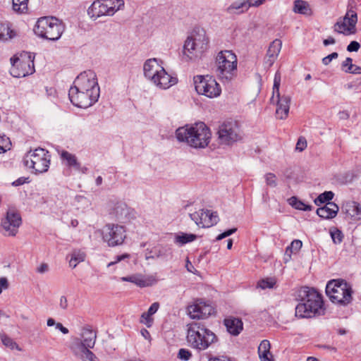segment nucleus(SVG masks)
I'll list each match as a JSON object with an SVG mask.
<instances>
[{"mask_svg":"<svg viewBox=\"0 0 361 361\" xmlns=\"http://www.w3.org/2000/svg\"><path fill=\"white\" fill-rule=\"evenodd\" d=\"M360 47V44L357 41H352L347 47V51H357Z\"/></svg>","mask_w":361,"mask_h":361,"instance_id":"6e6d98bb","label":"nucleus"},{"mask_svg":"<svg viewBox=\"0 0 361 361\" xmlns=\"http://www.w3.org/2000/svg\"><path fill=\"white\" fill-rule=\"evenodd\" d=\"M81 348V357L83 361H99L95 355L89 350L90 348Z\"/></svg>","mask_w":361,"mask_h":361,"instance_id":"c03bdc74","label":"nucleus"},{"mask_svg":"<svg viewBox=\"0 0 361 361\" xmlns=\"http://www.w3.org/2000/svg\"><path fill=\"white\" fill-rule=\"evenodd\" d=\"M276 283V279L274 277H267L259 280L257 282V287L261 289L273 288Z\"/></svg>","mask_w":361,"mask_h":361,"instance_id":"a19ab883","label":"nucleus"},{"mask_svg":"<svg viewBox=\"0 0 361 361\" xmlns=\"http://www.w3.org/2000/svg\"><path fill=\"white\" fill-rule=\"evenodd\" d=\"M190 217L191 218V219L192 221H194L195 222V224L197 226H201V225L202 224V217L200 216V210L198 212H195L194 213L190 214Z\"/></svg>","mask_w":361,"mask_h":361,"instance_id":"603ef678","label":"nucleus"},{"mask_svg":"<svg viewBox=\"0 0 361 361\" xmlns=\"http://www.w3.org/2000/svg\"><path fill=\"white\" fill-rule=\"evenodd\" d=\"M200 216L202 217V224L201 225V227L202 228L211 227L214 224H216L219 221L216 212H212L208 209H201Z\"/></svg>","mask_w":361,"mask_h":361,"instance_id":"b1692460","label":"nucleus"},{"mask_svg":"<svg viewBox=\"0 0 361 361\" xmlns=\"http://www.w3.org/2000/svg\"><path fill=\"white\" fill-rule=\"evenodd\" d=\"M49 152L41 147L28 152L23 159L25 166L34 170L35 173H43L48 171L50 165Z\"/></svg>","mask_w":361,"mask_h":361,"instance_id":"6e6552de","label":"nucleus"},{"mask_svg":"<svg viewBox=\"0 0 361 361\" xmlns=\"http://www.w3.org/2000/svg\"><path fill=\"white\" fill-rule=\"evenodd\" d=\"M338 56V54L337 52H333L331 54L325 56L322 59V63L324 65L326 66L330 63V62L335 59H337Z\"/></svg>","mask_w":361,"mask_h":361,"instance_id":"5fc2aeb1","label":"nucleus"},{"mask_svg":"<svg viewBox=\"0 0 361 361\" xmlns=\"http://www.w3.org/2000/svg\"><path fill=\"white\" fill-rule=\"evenodd\" d=\"M343 209L351 220L355 221L361 220V207L359 203L354 201L347 202L343 204Z\"/></svg>","mask_w":361,"mask_h":361,"instance_id":"aec40b11","label":"nucleus"},{"mask_svg":"<svg viewBox=\"0 0 361 361\" xmlns=\"http://www.w3.org/2000/svg\"><path fill=\"white\" fill-rule=\"evenodd\" d=\"M121 281L133 283L139 287H147L152 285V283L149 279H145L140 274H134L129 276L122 277Z\"/></svg>","mask_w":361,"mask_h":361,"instance_id":"cd10ccee","label":"nucleus"},{"mask_svg":"<svg viewBox=\"0 0 361 361\" xmlns=\"http://www.w3.org/2000/svg\"><path fill=\"white\" fill-rule=\"evenodd\" d=\"M86 257L85 253L82 250H74L71 255L69 265L72 268H75L78 264L84 262Z\"/></svg>","mask_w":361,"mask_h":361,"instance_id":"72a5a7b5","label":"nucleus"},{"mask_svg":"<svg viewBox=\"0 0 361 361\" xmlns=\"http://www.w3.org/2000/svg\"><path fill=\"white\" fill-rule=\"evenodd\" d=\"M0 287L3 289H7L8 288V282L6 278H0Z\"/></svg>","mask_w":361,"mask_h":361,"instance_id":"0e129e2a","label":"nucleus"},{"mask_svg":"<svg viewBox=\"0 0 361 361\" xmlns=\"http://www.w3.org/2000/svg\"><path fill=\"white\" fill-rule=\"evenodd\" d=\"M266 183L268 185L275 188L277 185L276 177L272 173H268L265 175Z\"/></svg>","mask_w":361,"mask_h":361,"instance_id":"de8ad7c7","label":"nucleus"},{"mask_svg":"<svg viewBox=\"0 0 361 361\" xmlns=\"http://www.w3.org/2000/svg\"><path fill=\"white\" fill-rule=\"evenodd\" d=\"M159 308V302H154L151 305L147 312H143L140 317V322L149 328L152 326L154 319L152 316L155 314Z\"/></svg>","mask_w":361,"mask_h":361,"instance_id":"a878e982","label":"nucleus"},{"mask_svg":"<svg viewBox=\"0 0 361 361\" xmlns=\"http://www.w3.org/2000/svg\"><path fill=\"white\" fill-rule=\"evenodd\" d=\"M197 238V236L195 234L180 232L176 234L174 238V243L180 246H182L186 243L195 240Z\"/></svg>","mask_w":361,"mask_h":361,"instance_id":"7c9ffc66","label":"nucleus"},{"mask_svg":"<svg viewBox=\"0 0 361 361\" xmlns=\"http://www.w3.org/2000/svg\"><path fill=\"white\" fill-rule=\"evenodd\" d=\"M237 231V228H231V229H228L226 231H224V233L219 234L216 238V240L219 241V240H221L232 234H233L234 233H235Z\"/></svg>","mask_w":361,"mask_h":361,"instance_id":"864d4df0","label":"nucleus"},{"mask_svg":"<svg viewBox=\"0 0 361 361\" xmlns=\"http://www.w3.org/2000/svg\"><path fill=\"white\" fill-rule=\"evenodd\" d=\"M129 257H130V255L127 254V253H125V254H123L121 255H117V256H116L115 260L114 262H111L108 264V267H111V266H112L125 259H128Z\"/></svg>","mask_w":361,"mask_h":361,"instance_id":"4d7b16f0","label":"nucleus"},{"mask_svg":"<svg viewBox=\"0 0 361 361\" xmlns=\"http://www.w3.org/2000/svg\"><path fill=\"white\" fill-rule=\"evenodd\" d=\"M331 236L333 242L335 244L341 243L342 242L343 238V235L342 232L338 229H336L334 231H331Z\"/></svg>","mask_w":361,"mask_h":361,"instance_id":"49530a36","label":"nucleus"},{"mask_svg":"<svg viewBox=\"0 0 361 361\" xmlns=\"http://www.w3.org/2000/svg\"><path fill=\"white\" fill-rule=\"evenodd\" d=\"M298 304L295 307V317L312 318L324 314L322 295L315 288L302 286L295 294Z\"/></svg>","mask_w":361,"mask_h":361,"instance_id":"f257e3e1","label":"nucleus"},{"mask_svg":"<svg viewBox=\"0 0 361 361\" xmlns=\"http://www.w3.org/2000/svg\"><path fill=\"white\" fill-rule=\"evenodd\" d=\"M348 73L353 74H361V67L354 65L353 68H351V71H349Z\"/></svg>","mask_w":361,"mask_h":361,"instance_id":"774afa93","label":"nucleus"},{"mask_svg":"<svg viewBox=\"0 0 361 361\" xmlns=\"http://www.w3.org/2000/svg\"><path fill=\"white\" fill-rule=\"evenodd\" d=\"M209 361H232V360L225 356H221L219 357L210 358Z\"/></svg>","mask_w":361,"mask_h":361,"instance_id":"338daca9","label":"nucleus"},{"mask_svg":"<svg viewBox=\"0 0 361 361\" xmlns=\"http://www.w3.org/2000/svg\"><path fill=\"white\" fill-rule=\"evenodd\" d=\"M60 307L63 310H66L68 307V300L66 297L61 296L60 298V302H59Z\"/></svg>","mask_w":361,"mask_h":361,"instance_id":"680f3d73","label":"nucleus"},{"mask_svg":"<svg viewBox=\"0 0 361 361\" xmlns=\"http://www.w3.org/2000/svg\"><path fill=\"white\" fill-rule=\"evenodd\" d=\"M196 43L192 37H188L184 44V54L190 59L192 58L188 54H192V51L195 49Z\"/></svg>","mask_w":361,"mask_h":361,"instance_id":"37998d69","label":"nucleus"},{"mask_svg":"<svg viewBox=\"0 0 361 361\" xmlns=\"http://www.w3.org/2000/svg\"><path fill=\"white\" fill-rule=\"evenodd\" d=\"M102 240L109 247L121 245L126 238V229L125 226L106 224L101 230Z\"/></svg>","mask_w":361,"mask_h":361,"instance_id":"9b49d317","label":"nucleus"},{"mask_svg":"<svg viewBox=\"0 0 361 361\" xmlns=\"http://www.w3.org/2000/svg\"><path fill=\"white\" fill-rule=\"evenodd\" d=\"M335 43H336V40L333 37H329L327 39H325L323 40V44L324 46L334 44Z\"/></svg>","mask_w":361,"mask_h":361,"instance_id":"69168bd1","label":"nucleus"},{"mask_svg":"<svg viewBox=\"0 0 361 361\" xmlns=\"http://www.w3.org/2000/svg\"><path fill=\"white\" fill-rule=\"evenodd\" d=\"M293 11L295 13L311 16L313 14L310 4L304 0H295L293 1Z\"/></svg>","mask_w":361,"mask_h":361,"instance_id":"393cba45","label":"nucleus"},{"mask_svg":"<svg viewBox=\"0 0 361 361\" xmlns=\"http://www.w3.org/2000/svg\"><path fill=\"white\" fill-rule=\"evenodd\" d=\"M188 315L193 319H204L214 313V308L204 302H200L188 307Z\"/></svg>","mask_w":361,"mask_h":361,"instance_id":"a211bd4d","label":"nucleus"},{"mask_svg":"<svg viewBox=\"0 0 361 361\" xmlns=\"http://www.w3.org/2000/svg\"><path fill=\"white\" fill-rule=\"evenodd\" d=\"M13 8L18 13H25L27 11L28 0H12Z\"/></svg>","mask_w":361,"mask_h":361,"instance_id":"79ce46f5","label":"nucleus"},{"mask_svg":"<svg viewBox=\"0 0 361 361\" xmlns=\"http://www.w3.org/2000/svg\"><path fill=\"white\" fill-rule=\"evenodd\" d=\"M290 97L283 95L280 99H276L277 108L276 114L279 119H285L287 118L290 109Z\"/></svg>","mask_w":361,"mask_h":361,"instance_id":"6ab92c4d","label":"nucleus"},{"mask_svg":"<svg viewBox=\"0 0 361 361\" xmlns=\"http://www.w3.org/2000/svg\"><path fill=\"white\" fill-rule=\"evenodd\" d=\"M354 64H353V59L350 57H347L342 63V69L345 73L351 71V68H353Z\"/></svg>","mask_w":361,"mask_h":361,"instance_id":"09e8293b","label":"nucleus"},{"mask_svg":"<svg viewBox=\"0 0 361 361\" xmlns=\"http://www.w3.org/2000/svg\"><path fill=\"white\" fill-rule=\"evenodd\" d=\"M49 270V266L46 263H42L41 265L37 269V271L40 274H44Z\"/></svg>","mask_w":361,"mask_h":361,"instance_id":"052dcab7","label":"nucleus"},{"mask_svg":"<svg viewBox=\"0 0 361 361\" xmlns=\"http://www.w3.org/2000/svg\"><path fill=\"white\" fill-rule=\"evenodd\" d=\"M237 57L232 51L224 50L218 53L216 61V75L224 83L230 82L237 74Z\"/></svg>","mask_w":361,"mask_h":361,"instance_id":"39448f33","label":"nucleus"},{"mask_svg":"<svg viewBox=\"0 0 361 361\" xmlns=\"http://www.w3.org/2000/svg\"><path fill=\"white\" fill-rule=\"evenodd\" d=\"M56 328L61 331L63 334H67L69 332L68 329L63 326L61 323H56Z\"/></svg>","mask_w":361,"mask_h":361,"instance_id":"e2e57ef3","label":"nucleus"},{"mask_svg":"<svg viewBox=\"0 0 361 361\" xmlns=\"http://www.w3.org/2000/svg\"><path fill=\"white\" fill-rule=\"evenodd\" d=\"M289 204L296 209L302 211H311L312 206L306 204L303 202L298 200L296 197H291L288 200Z\"/></svg>","mask_w":361,"mask_h":361,"instance_id":"e433bc0d","label":"nucleus"},{"mask_svg":"<svg viewBox=\"0 0 361 361\" xmlns=\"http://www.w3.org/2000/svg\"><path fill=\"white\" fill-rule=\"evenodd\" d=\"M326 293L331 301L340 305L346 306L352 302L351 286L343 279H334L326 286Z\"/></svg>","mask_w":361,"mask_h":361,"instance_id":"0eeeda50","label":"nucleus"},{"mask_svg":"<svg viewBox=\"0 0 361 361\" xmlns=\"http://www.w3.org/2000/svg\"><path fill=\"white\" fill-rule=\"evenodd\" d=\"M21 222L20 215L14 209H8L1 223L3 234L6 236H15Z\"/></svg>","mask_w":361,"mask_h":361,"instance_id":"dca6fc26","label":"nucleus"},{"mask_svg":"<svg viewBox=\"0 0 361 361\" xmlns=\"http://www.w3.org/2000/svg\"><path fill=\"white\" fill-rule=\"evenodd\" d=\"M15 32L11 29L8 24L0 23V40L6 41L13 37Z\"/></svg>","mask_w":361,"mask_h":361,"instance_id":"f704fd0d","label":"nucleus"},{"mask_svg":"<svg viewBox=\"0 0 361 361\" xmlns=\"http://www.w3.org/2000/svg\"><path fill=\"white\" fill-rule=\"evenodd\" d=\"M68 97L74 106L84 109L91 106L98 100L94 97H90L89 92L82 91L74 85L71 87Z\"/></svg>","mask_w":361,"mask_h":361,"instance_id":"f3484780","label":"nucleus"},{"mask_svg":"<svg viewBox=\"0 0 361 361\" xmlns=\"http://www.w3.org/2000/svg\"><path fill=\"white\" fill-rule=\"evenodd\" d=\"M35 56L28 52H24L20 57L11 58L12 64L10 73L14 78H23L35 72Z\"/></svg>","mask_w":361,"mask_h":361,"instance_id":"9d476101","label":"nucleus"},{"mask_svg":"<svg viewBox=\"0 0 361 361\" xmlns=\"http://www.w3.org/2000/svg\"><path fill=\"white\" fill-rule=\"evenodd\" d=\"M115 213L118 219L123 220L130 214V209L125 203H118L115 207Z\"/></svg>","mask_w":361,"mask_h":361,"instance_id":"c9c22d12","label":"nucleus"},{"mask_svg":"<svg viewBox=\"0 0 361 361\" xmlns=\"http://www.w3.org/2000/svg\"><path fill=\"white\" fill-rule=\"evenodd\" d=\"M150 252L152 254L150 257L152 258H167L172 255V251L170 247L162 245L154 247Z\"/></svg>","mask_w":361,"mask_h":361,"instance_id":"2f4dec72","label":"nucleus"},{"mask_svg":"<svg viewBox=\"0 0 361 361\" xmlns=\"http://www.w3.org/2000/svg\"><path fill=\"white\" fill-rule=\"evenodd\" d=\"M334 193L332 191H325L320 194L315 200L314 203L317 206H320L322 204L331 202L330 201L334 198Z\"/></svg>","mask_w":361,"mask_h":361,"instance_id":"58836bf2","label":"nucleus"},{"mask_svg":"<svg viewBox=\"0 0 361 361\" xmlns=\"http://www.w3.org/2000/svg\"><path fill=\"white\" fill-rule=\"evenodd\" d=\"M338 212V207L334 202H327L324 207L317 209V214L322 219H332Z\"/></svg>","mask_w":361,"mask_h":361,"instance_id":"4be33fe9","label":"nucleus"},{"mask_svg":"<svg viewBox=\"0 0 361 361\" xmlns=\"http://www.w3.org/2000/svg\"><path fill=\"white\" fill-rule=\"evenodd\" d=\"M247 1L250 8V7H257L262 5L265 1V0H247Z\"/></svg>","mask_w":361,"mask_h":361,"instance_id":"bf43d9fd","label":"nucleus"},{"mask_svg":"<svg viewBox=\"0 0 361 361\" xmlns=\"http://www.w3.org/2000/svg\"><path fill=\"white\" fill-rule=\"evenodd\" d=\"M281 47L282 42L279 39H276L270 44L267 53L268 59L266 62L269 63V66H271L276 59L281 49Z\"/></svg>","mask_w":361,"mask_h":361,"instance_id":"5701e85b","label":"nucleus"},{"mask_svg":"<svg viewBox=\"0 0 361 361\" xmlns=\"http://www.w3.org/2000/svg\"><path fill=\"white\" fill-rule=\"evenodd\" d=\"M95 339L96 334L92 330L84 329L81 348H93L95 343Z\"/></svg>","mask_w":361,"mask_h":361,"instance_id":"c85d7f7f","label":"nucleus"},{"mask_svg":"<svg viewBox=\"0 0 361 361\" xmlns=\"http://www.w3.org/2000/svg\"><path fill=\"white\" fill-rule=\"evenodd\" d=\"M143 71L145 77L160 89H168L178 82V79L169 75L155 58L145 62Z\"/></svg>","mask_w":361,"mask_h":361,"instance_id":"20e7f679","label":"nucleus"},{"mask_svg":"<svg viewBox=\"0 0 361 361\" xmlns=\"http://www.w3.org/2000/svg\"><path fill=\"white\" fill-rule=\"evenodd\" d=\"M224 324L229 334L233 336H238L243 329V324L241 319L235 317L226 318Z\"/></svg>","mask_w":361,"mask_h":361,"instance_id":"412c9836","label":"nucleus"},{"mask_svg":"<svg viewBox=\"0 0 361 361\" xmlns=\"http://www.w3.org/2000/svg\"><path fill=\"white\" fill-rule=\"evenodd\" d=\"M218 340L216 335L201 322H193L188 325L187 341L194 349L205 350Z\"/></svg>","mask_w":361,"mask_h":361,"instance_id":"7ed1b4c3","label":"nucleus"},{"mask_svg":"<svg viewBox=\"0 0 361 361\" xmlns=\"http://www.w3.org/2000/svg\"><path fill=\"white\" fill-rule=\"evenodd\" d=\"M307 140L304 137H300L296 143L295 149L299 152H302L307 147Z\"/></svg>","mask_w":361,"mask_h":361,"instance_id":"3c124183","label":"nucleus"},{"mask_svg":"<svg viewBox=\"0 0 361 361\" xmlns=\"http://www.w3.org/2000/svg\"><path fill=\"white\" fill-rule=\"evenodd\" d=\"M63 22L55 17H43L38 19L34 27L36 35L51 41L58 40L64 32Z\"/></svg>","mask_w":361,"mask_h":361,"instance_id":"423d86ee","label":"nucleus"},{"mask_svg":"<svg viewBox=\"0 0 361 361\" xmlns=\"http://www.w3.org/2000/svg\"><path fill=\"white\" fill-rule=\"evenodd\" d=\"M281 84V74L279 72H276L274 75V85H273V94L271 98V102L274 103V96L276 95V99L281 98L279 92V87Z\"/></svg>","mask_w":361,"mask_h":361,"instance_id":"4c0bfd02","label":"nucleus"},{"mask_svg":"<svg viewBox=\"0 0 361 361\" xmlns=\"http://www.w3.org/2000/svg\"><path fill=\"white\" fill-rule=\"evenodd\" d=\"M29 178L20 177L12 183V185L17 187L23 185L24 183H29Z\"/></svg>","mask_w":361,"mask_h":361,"instance_id":"13d9d810","label":"nucleus"},{"mask_svg":"<svg viewBox=\"0 0 361 361\" xmlns=\"http://www.w3.org/2000/svg\"><path fill=\"white\" fill-rule=\"evenodd\" d=\"M124 7L123 0H96L87 9V14L93 19L104 16H113Z\"/></svg>","mask_w":361,"mask_h":361,"instance_id":"1a4fd4ad","label":"nucleus"},{"mask_svg":"<svg viewBox=\"0 0 361 361\" xmlns=\"http://www.w3.org/2000/svg\"><path fill=\"white\" fill-rule=\"evenodd\" d=\"M73 85L82 91L89 92L90 97L98 99L99 97V87L97 83L96 74L92 71L81 73L74 80Z\"/></svg>","mask_w":361,"mask_h":361,"instance_id":"4468645a","label":"nucleus"},{"mask_svg":"<svg viewBox=\"0 0 361 361\" xmlns=\"http://www.w3.org/2000/svg\"><path fill=\"white\" fill-rule=\"evenodd\" d=\"M61 157L63 160L66 161L68 166L73 167L75 170H80V164L74 154L67 151H62Z\"/></svg>","mask_w":361,"mask_h":361,"instance_id":"473e14b6","label":"nucleus"},{"mask_svg":"<svg viewBox=\"0 0 361 361\" xmlns=\"http://www.w3.org/2000/svg\"><path fill=\"white\" fill-rule=\"evenodd\" d=\"M192 356L191 353L185 348H181L178 351V357L181 360L187 361Z\"/></svg>","mask_w":361,"mask_h":361,"instance_id":"8fccbe9b","label":"nucleus"},{"mask_svg":"<svg viewBox=\"0 0 361 361\" xmlns=\"http://www.w3.org/2000/svg\"><path fill=\"white\" fill-rule=\"evenodd\" d=\"M302 243L300 240H294L292 241L290 245L288 246L286 249L285 256L288 257L289 258L291 257V255L293 253H296L298 252L302 247Z\"/></svg>","mask_w":361,"mask_h":361,"instance_id":"ea45409f","label":"nucleus"},{"mask_svg":"<svg viewBox=\"0 0 361 361\" xmlns=\"http://www.w3.org/2000/svg\"><path fill=\"white\" fill-rule=\"evenodd\" d=\"M249 9L247 0L243 1H235L232 3L228 8L227 12L229 13L240 14L246 12Z\"/></svg>","mask_w":361,"mask_h":361,"instance_id":"c756f323","label":"nucleus"},{"mask_svg":"<svg viewBox=\"0 0 361 361\" xmlns=\"http://www.w3.org/2000/svg\"><path fill=\"white\" fill-rule=\"evenodd\" d=\"M271 345L268 340H263L258 347V354L261 361H272L270 352Z\"/></svg>","mask_w":361,"mask_h":361,"instance_id":"bb28decb","label":"nucleus"},{"mask_svg":"<svg viewBox=\"0 0 361 361\" xmlns=\"http://www.w3.org/2000/svg\"><path fill=\"white\" fill-rule=\"evenodd\" d=\"M355 0H349L348 10L343 21H338L334 25V30L336 32L344 35H354L356 33L357 16L355 11Z\"/></svg>","mask_w":361,"mask_h":361,"instance_id":"f8f14e48","label":"nucleus"},{"mask_svg":"<svg viewBox=\"0 0 361 361\" xmlns=\"http://www.w3.org/2000/svg\"><path fill=\"white\" fill-rule=\"evenodd\" d=\"M193 80L195 90L199 94L214 98L219 97L221 92L219 84L212 77L196 75Z\"/></svg>","mask_w":361,"mask_h":361,"instance_id":"ddd939ff","label":"nucleus"},{"mask_svg":"<svg viewBox=\"0 0 361 361\" xmlns=\"http://www.w3.org/2000/svg\"><path fill=\"white\" fill-rule=\"evenodd\" d=\"M176 136L178 141L185 142L192 147L204 148L210 141L211 133L204 123L200 122L178 128Z\"/></svg>","mask_w":361,"mask_h":361,"instance_id":"f03ea898","label":"nucleus"},{"mask_svg":"<svg viewBox=\"0 0 361 361\" xmlns=\"http://www.w3.org/2000/svg\"><path fill=\"white\" fill-rule=\"evenodd\" d=\"M219 144L232 145L241 139L240 130L236 121H226L221 124L217 132Z\"/></svg>","mask_w":361,"mask_h":361,"instance_id":"2eb2a0df","label":"nucleus"},{"mask_svg":"<svg viewBox=\"0 0 361 361\" xmlns=\"http://www.w3.org/2000/svg\"><path fill=\"white\" fill-rule=\"evenodd\" d=\"M1 341H2L3 344L5 346H6L12 350H13L15 348L18 349V344L10 337H8L6 335H4V336H1Z\"/></svg>","mask_w":361,"mask_h":361,"instance_id":"a18cd8bd","label":"nucleus"}]
</instances>
